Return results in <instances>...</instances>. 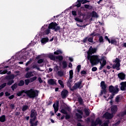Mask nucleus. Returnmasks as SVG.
Instances as JSON below:
<instances>
[{
	"mask_svg": "<svg viewBox=\"0 0 126 126\" xmlns=\"http://www.w3.org/2000/svg\"><path fill=\"white\" fill-rule=\"evenodd\" d=\"M87 60L90 61L92 66L94 65H96V64H98V63H99L100 64L99 68V70H102L103 67H104V66L107 64V61L104 57H101V58L100 59H99V57L98 56L93 55L90 57H87Z\"/></svg>",
	"mask_w": 126,
	"mask_h": 126,
	"instance_id": "obj_1",
	"label": "nucleus"
},
{
	"mask_svg": "<svg viewBox=\"0 0 126 126\" xmlns=\"http://www.w3.org/2000/svg\"><path fill=\"white\" fill-rule=\"evenodd\" d=\"M23 93L26 94L28 97L29 98H32L34 99V98L38 97L39 92L37 90H34L33 89H31L29 90H23L18 92L16 94V96H18V97H20V96H22V94H23Z\"/></svg>",
	"mask_w": 126,
	"mask_h": 126,
	"instance_id": "obj_2",
	"label": "nucleus"
},
{
	"mask_svg": "<svg viewBox=\"0 0 126 126\" xmlns=\"http://www.w3.org/2000/svg\"><path fill=\"white\" fill-rule=\"evenodd\" d=\"M108 91L109 93H111V94H110V96L108 97V99L111 100V99H113L115 95L119 93V88H118V85L115 87L113 85L109 86L108 87Z\"/></svg>",
	"mask_w": 126,
	"mask_h": 126,
	"instance_id": "obj_3",
	"label": "nucleus"
},
{
	"mask_svg": "<svg viewBox=\"0 0 126 126\" xmlns=\"http://www.w3.org/2000/svg\"><path fill=\"white\" fill-rule=\"evenodd\" d=\"M48 27L49 29H52V30H54L55 32H58V31H60L61 30V27L60 26H58V24L56 22H51Z\"/></svg>",
	"mask_w": 126,
	"mask_h": 126,
	"instance_id": "obj_4",
	"label": "nucleus"
},
{
	"mask_svg": "<svg viewBox=\"0 0 126 126\" xmlns=\"http://www.w3.org/2000/svg\"><path fill=\"white\" fill-rule=\"evenodd\" d=\"M100 87L101 90L99 94V96H103V94H107V85L105 83V81H102L100 83Z\"/></svg>",
	"mask_w": 126,
	"mask_h": 126,
	"instance_id": "obj_5",
	"label": "nucleus"
},
{
	"mask_svg": "<svg viewBox=\"0 0 126 126\" xmlns=\"http://www.w3.org/2000/svg\"><path fill=\"white\" fill-rule=\"evenodd\" d=\"M83 81V80H82V79H80L78 82H76L74 84L71 90L72 92H73L74 90H76V89H81V88L83 87V86L81 85V84H82Z\"/></svg>",
	"mask_w": 126,
	"mask_h": 126,
	"instance_id": "obj_6",
	"label": "nucleus"
},
{
	"mask_svg": "<svg viewBox=\"0 0 126 126\" xmlns=\"http://www.w3.org/2000/svg\"><path fill=\"white\" fill-rule=\"evenodd\" d=\"M78 17L75 18L74 20L77 22H81V23H83V19L85 16V14L82 13L81 11H78Z\"/></svg>",
	"mask_w": 126,
	"mask_h": 126,
	"instance_id": "obj_7",
	"label": "nucleus"
},
{
	"mask_svg": "<svg viewBox=\"0 0 126 126\" xmlns=\"http://www.w3.org/2000/svg\"><path fill=\"white\" fill-rule=\"evenodd\" d=\"M97 52V49L95 48L92 47V46H91L89 49L88 51L87 52V58H90V57H92V55L93 54H95Z\"/></svg>",
	"mask_w": 126,
	"mask_h": 126,
	"instance_id": "obj_8",
	"label": "nucleus"
},
{
	"mask_svg": "<svg viewBox=\"0 0 126 126\" xmlns=\"http://www.w3.org/2000/svg\"><path fill=\"white\" fill-rule=\"evenodd\" d=\"M36 120H37V116L33 117H32V118L30 119V124L31 125L30 126H38V123H39V121H36ZM34 122H35V123H34Z\"/></svg>",
	"mask_w": 126,
	"mask_h": 126,
	"instance_id": "obj_9",
	"label": "nucleus"
},
{
	"mask_svg": "<svg viewBox=\"0 0 126 126\" xmlns=\"http://www.w3.org/2000/svg\"><path fill=\"white\" fill-rule=\"evenodd\" d=\"M77 2H78V3L75 4V6L78 8L81 6V3H82V4H84L85 3H87V2H90V1L87 0H77Z\"/></svg>",
	"mask_w": 126,
	"mask_h": 126,
	"instance_id": "obj_10",
	"label": "nucleus"
},
{
	"mask_svg": "<svg viewBox=\"0 0 126 126\" xmlns=\"http://www.w3.org/2000/svg\"><path fill=\"white\" fill-rule=\"evenodd\" d=\"M68 96V91L66 89H63L61 92V96L62 99H65Z\"/></svg>",
	"mask_w": 126,
	"mask_h": 126,
	"instance_id": "obj_11",
	"label": "nucleus"
},
{
	"mask_svg": "<svg viewBox=\"0 0 126 126\" xmlns=\"http://www.w3.org/2000/svg\"><path fill=\"white\" fill-rule=\"evenodd\" d=\"M102 124V121L100 119H96L95 121L92 120L91 122L90 126H96L97 125H101Z\"/></svg>",
	"mask_w": 126,
	"mask_h": 126,
	"instance_id": "obj_12",
	"label": "nucleus"
},
{
	"mask_svg": "<svg viewBox=\"0 0 126 126\" xmlns=\"http://www.w3.org/2000/svg\"><path fill=\"white\" fill-rule=\"evenodd\" d=\"M112 114H116L118 112V106L116 105H113L110 107Z\"/></svg>",
	"mask_w": 126,
	"mask_h": 126,
	"instance_id": "obj_13",
	"label": "nucleus"
},
{
	"mask_svg": "<svg viewBox=\"0 0 126 126\" xmlns=\"http://www.w3.org/2000/svg\"><path fill=\"white\" fill-rule=\"evenodd\" d=\"M114 114L113 113H110L109 112H106L105 114L104 115L105 118H106L107 120H111V119H113L114 118Z\"/></svg>",
	"mask_w": 126,
	"mask_h": 126,
	"instance_id": "obj_14",
	"label": "nucleus"
},
{
	"mask_svg": "<svg viewBox=\"0 0 126 126\" xmlns=\"http://www.w3.org/2000/svg\"><path fill=\"white\" fill-rule=\"evenodd\" d=\"M30 113V118L32 119L34 117H37V111L36 110L32 109L31 110Z\"/></svg>",
	"mask_w": 126,
	"mask_h": 126,
	"instance_id": "obj_15",
	"label": "nucleus"
},
{
	"mask_svg": "<svg viewBox=\"0 0 126 126\" xmlns=\"http://www.w3.org/2000/svg\"><path fill=\"white\" fill-rule=\"evenodd\" d=\"M60 104V102L59 101H57L56 104L54 103L53 105V107L54 109L55 113H57L58 111H59V104Z\"/></svg>",
	"mask_w": 126,
	"mask_h": 126,
	"instance_id": "obj_16",
	"label": "nucleus"
},
{
	"mask_svg": "<svg viewBox=\"0 0 126 126\" xmlns=\"http://www.w3.org/2000/svg\"><path fill=\"white\" fill-rule=\"evenodd\" d=\"M118 78L121 79V80H125L126 79V74L123 72H120L118 74Z\"/></svg>",
	"mask_w": 126,
	"mask_h": 126,
	"instance_id": "obj_17",
	"label": "nucleus"
},
{
	"mask_svg": "<svg viewBox=\"0 0 126 126\" xmlns=\"http://www.w3.org/2000/svg\"><path fill=\"white\" fill-rule=\"evenodd\" d=\"M77 112L80 114L78 113H76V117H77V119H82V115H83V112H82V110H78Z\"/></svg>",
	"mask_w": 126,
	"mask_h": 126,
	"instance_id": "obj_18",
	"label": "nucleus"
},
{
	"mask_svg": "<svg viewBox=\"0 0 126 126\" xmlns=\"http://www.w3.org/2000/svg\"><path fill=\"white\" fill-rule=\"evenodd\" d=\"M48 83L49 85L52 86V85H56L57 84L56 81L53 79H50L48 80Z\"/></svg>",
	"mask_w": 126,
	"mask_h": 126,
	"instance_id": "obj_19",
	"label": "nucleus"
},
{
	"mask_svg": "<svg viewBox=\"0 0 126 126\" xmlns=\"http://www.w3.org/2000/svg\"><path fill=\"white\" fill-rule=\"evenodd\" d=\"M32 76H34V74H33V72L30 71L26 73L25 77L26 78H30Z\"/></svg>",
	"mask_w": 126,
	"mask_h": 126,
	"instance_id": "obj_20",
	"label": "nucleus"
},
{
	"mask_svg": "<svg viewBox=\"0 0 126 126\" xmlns=\"http://www.w3.org/2000/svg\"><path fill=\"white\" fill-rule=\"evenodd\" d=\"M120 66H121V65H119L118 64H114L112 65V68H113V69H117V70H120V69H121V68H120Z\"/></svg>",
	"mask_w": 126,
	"mask_h": 126,
	"instance_id": "obj_21",
	"label": "nucleus"
},
{
	"mask_svg": "<svg viewBox=\"0 0 126 126\" xmlns=\"http://www.w3.org/2000/svg\"><path fill=\"white\" fill-rule=\"evenodd\" d=\"M47 42H49V38L48 37L42 38L41 40L42 44H46Z\"/></svg>",
	"mask_w": 126,
	"mask_h": 126,
	"instance_id": "obj_22",
	"label": "nucleus"
},
{
	"mask_svg": "<svg viewBox=\"0 0 126 126\" xmlns=\"http://www.w3.org/2000/svg\"><path fill=\"white\" fill-rule=\"evenodd\" d=\"M120 85H121V87L120 88L121 90H122V91H125V90H126V85H125V82H122L120 83Z\"/></svg>",
	"mask_w": 126,
	"mask_h": 126,
	"instance_id": "obj_23",
	"label": "nucleus"
},
{
	"mask_svg": "<svg viewBox=\"0 0 126 126\" xmlns=\"http://www.w3.org/2000/svg\"><path fill=\"white\" fill-rule=\"evenodd\" d=\"M48 57L50 58L51 61H54L55 62L57 60L56 56L54 55V54L49 55Z\"/></svg>",
	"mask_w": 126,
	"mask_h": 126,
	"instance_id": "obj_24",
	"label": "nucleus"
},
{
	"mask_svg": "<svg viewBox=\"0 0 126 126\" xmlns=\"http://www.w3.org/2000/svg\"><path fill=\"white\" fill-rule=\"evenodd\" d=\"M5 118V115H1V116H0V123H4V122H6V119Z\"/></svg>",
	"mask_w": 126,
	"mask_h": 126,
	"instance_id": "obj_25",
	"label": "nucleus"
},
{
	"mask_svg": "<svg viewBox=\"0 0 126 126\" xmlns=\"http://www.w3.org/2000/svg\"><path fill=\"white\" fill-rule=\"evenodd\" d=\"M78 101L79 102L80 105H83V99L80 95L78 96Z\"/></svg>",
	"mask_w": 126,
	"mask_h": 126,
	"instance_id": "obj_26",
	"label": "nucleus"
},
{
	"mask_svg": "<svg viewBox=\"0 0 126 126\" xmlns=\"http://www.w3.org/2000/svg\"><path fill=\"white\" fill-rule=\"evenodd\" d=\"M90 111V109H84V112H85V115L87 117H89V115H90V112H89Z\"/></svg>",
	"mask_w": 126,
	"mask_h": 126,
	"instance_id": "obj_27",
	"label": "nucleus"
},
{
	"mask_svg": "<svg viewBox=\"0 0 126 126\" xmlns=\"http://www.w3.org/2000/svg\"><path fill=\"white\" fill-rule=\"evenodd\" d=\"M6 79L7 80H13L14 79V75H10L6 77Z\"/></svg>",
	"mask_w": 126,
	"mask_h": 126,
	"instance_id": "obj_28",
	"label": "nucleus"
},
{
	"mask_svg": "<svg viewBox=\"0 0 126 126\" xmlns=\"http://www.w3.org/2000/svg\"><path fill=\"white\" fill-rule=\"evenodd\" d=\"M62 54H63V51L60 49H58L54 52V54L56 55H61Z\"/></svg>",
	"mask_w": 126,
	"mask_h": 126,
	"instance_id": "obj_29",
	"label": "nucleus"
},
{
	"mask_svg": "<svg viewBox=\"0 0 126 126\" xmlns=\"http://www.w3.org/2000/svg\"><path fill=\"white\" fill-rule=\"evenodd\" d=\"M18 86V84L16 83H15L14 84H13L11 87V88L12 90V91H14L16 88H17Z\"/></svg>",
	"mask_w": 126,
	"mask_h": 126,
	"instance_id": "obj_30",
	"label": "nucleus"
},
{
	"mask_svg": "<svg viewBox=\"0 0 126 126\" xmlns=\"http://www.w3.org/2000/svg\"><path fill=\"white\" fill-rule=\"evenodd\" d=\"M85 8H86L87 9H89V10H91L92 8H93V6L88 5V4H85L84 5Z\"/></svg>",
	"mask_w": 126,
	"mask_h": 126,
	"instance_id": "obj_31",
	"label": "nucleus"
},
{
	"mask_svg": "<svg viewBox=\"0 0 126 126\" xmlns=\"http://www.w3.org/2000/svg\"><path fill=\"white\" fill-rule=\"evenodd\" d=\"M69 79H72L73 78V70H71L69 72Z\"/></svg>",
	"mask_w": 126,
	"mask_h": 126,
	"instance_id": "obj_32",
	"label": "nucleus"
},
{
	"mask_svg": "<svg viewBox=\"0 0 126 126\" xmlns=\"http://www.w3.org/2000/svg\"><path fill=\"white\" fill-rule=\"evenodd\" d=\"M56 60L59 61V62H62V61L63 60V57L61 55L56 56Z\"/></svg>",
	"mask_w": 126,
	"mask_h": 126,
	"instance_id": "obj_33",
	"label": "nucleus"
},
{
	"mask_svg": "<svg viewBox=\"0 0 126 126\" xmlns=\"http://www.w3.org/2000/svg\"><path fill=\"white\" fill-rule=\"evenodd\" d=\"M50 29H49V28L48 27V28L46 30L44 31V35H49V34L51 33V30Z\"/></svg>",
	"mask_w": 126,
	"mask_h": 126,
	"instance_id": "obj_34",
	"label": "nucleus"
},
{
	"mask_svg": "<svg viewBox=\"0 0 126 126\" xmlns=\"http://www.w3.org/2000/svg\"><path fill=\"white\" fill-rule=\"evenodd\" d=\"M58 83L61 85L62 88H64V84H63V82L62 80H59Z\"/></svg>",
	"mask_w": 126,
	"mask_h": 126,
	"instance_id": "obj_35",
	"label": "nucleus"
},
{
	"mask_svg": "<svg viewBox=\"0 0 126 126\" xmlns=\"http://www.w3.org/2000/svg\"><path fill=\"white\" fill-rule=\"evenodd\" d=\"M24 84H25L24 81H23V80H21L19 81V83L18 84V86L21 87L23 86Z\"/></svg>",
	"mask_w": 126,
	"mask_h": 126,
	"instance_id": "obj_36",
	"label": "nucleus"
},
{
	"mask_svg": "<svg viewBox=\"0 0 126 126\" xmlns=\"http://www.w3.org/2000/svg\"><path fill=\"white\" fill-rule=\"evenodd\" d=\"M62 64L63 68H66L67 67V63H66V61H63Z\"/></svg>",
	"mask_w": 126,
	"mask_h": 126,
	"instance_id": "obj_37",
	"label": "nucleus"
},
{
	"mask_svg": "<svg viewBox=\"0 0 126 126\" xmlns=\"http://www.w3.org/2000/svg\"><path fill=\"white\" fill-rule=\"evenodd\" d=\"M28 105H24L22 107V110L23 111V112H25V111H27V110H28Z\"/></svg>",
	"mask_w": 126,
	"mask_h": 126,
	"instance_id": "obj_38",
	"label": "nucleus"
},
{
	"mask_svg": "<svg viewBox=\"0 0 126 126\" xmlns=\"http://www.w3.org/2000/svg\"><path fill=\"white\" fill-rule=\"evenodd\" d=\"M114 63H116V64H119V65H121V63H120L121 62V60L118 58H116L115 60L114 61Z\"/></svg>",
	"mask_w": 126,
	"mask_h": 126,
	"instance_id": "obj_39",
	"label": "nucleus"
},
{
	"mask_svg": "<svg viewBox=\"0 0 126 126\" xmlns=\"http://www.w3.org/2000/svg\"><path fill=\"white\" fill-rule=\"evenodd\" d=\"M92 17H98L97 13L94 11H93V12H92Z\"/></svg>",
	"mask_w": 126,
	"mask_h": 126,
	"instance_id": "obj_40",
	"label": "nucleus"
},
{
	"mask_svg": "<svg viewBox=\"0 0 126 126\" xmlns=\"http://www.w3.org/2000/svg\"><path fill=\"white\" fill-rule=\"evenodd\" d=\"M61 113H62V114H64V115H67V112H66V111L65 110V109L62 108L61 111H60Z\"/></svg>",
	"mask_w": 126,
	"mask_h": 126,
	"instance_id": "obj_41",
	"label": "nucleus"
},
{
	"mask_svg": "<svg viewBox=\"0 0 126 126\" xmlns=\"http://www.w3.org/2000/svg\"><path fill=\"white\" fill-rule=\"evenodd\" d=\"M29 83H31V82L30 81V79H26L25 80V85H29Z\"/></svg>",
	"mask_w": 126,
	"mask_h": 126,
	"instance_id": "obj_42",
	"label": "nucleus"
},
{
	"mask_svg": "<svg viewBox=\"0 0 126 126\" xmlns=\"http://www.w3.org/2000/svg\"><path fill=\"white\" fill-rule=\"evenodd\" d=\"M110 120H107L103 123V126H109Z\"/></svg>",
	"mask_w": 126,
	"mask_h": 126,
	"instance_id": "obj_43",
	"label": "nucleus"
},
{
	"mask_svg": "<svg viewBox=\"0 0 126 126\" xmlns=\"http://www.w3.org/2000/svg\"><path fill=\"white\" fill-rule=\"evenodd\" d=\"M6 86V83H4L0 86V91Z\"/></svg>",
	"mask_w": 126,
	"mask_h": 126,
	"instance_id": "obj_44",
	"label": "nucleus"
},
{
	"mask_svg": "<svg viewBox=\"0 0 126 126\" xmlns=\"http://www.w3.org/2000/svg\"><path fill=\"white\" fill-rule=\"evenodd\" d=\"M13 83H14V80H9V81H8V82L7 83V85H11L12 84H13Z\"/></svg>",
	"mask_w": 126,
	"mask_h": 126,
	"instance_id": "obj_45",
	"label": "nucleus"
},
{
	"mask_svg": "<svg viewBox=\"0 0 126 126\" xmlns=\"http://www.w3.org/2000/svg\"><path fill=\"white\" fill-rule=\"evenodd\" d=\"M99 43H104V38H103L102 36H100L99 38Z\"/></svg>",
	"mask_w": 126,
	"mask_h": 126,
	"instance_id": "obj_46",
	"label": "nucleus"
},
{
	"mask_svg": "<svg viewBox=\"0 0 126 126\" xmlns=\"http://www.w3.org/2000/svg\"><path fill=\"white\" fill-rule=\"evenodd\" d=\"M36 79H37V77L36 76H34L32 78H31L30 79V80L31 81V82H33V81H35V80H36Z\"/></svg>",
	"mask_w": 126,
	"mask_h": 126,
	"instance_id": "obj_47",
	"label": "nucleus"
},
{
	"mask_svg": "<svg viewBox=\"0 0 126 126\" xmlns=\"http://www.w3.org/2000/svg\"><path fill=\"white\" fill-rule=\"evenodd\" d=\"M67 86L71 91H72V87L71 88V83H67Z\"/></svg>",
	"mask_w": 126,
	"mask_h": 126,
	"instance_id": "obj_48",
	"label": "nucleus"
},
{
	"mask_svg": "<svg viewBox=\"0 0 126 126\" xmlns=\"http://www.w3.org/2000/svg\"><path fill=\"white\" fill-rule=\"evenodd\" d=\"M58 75L59 76H63V72L62 71H58Z\"/></svg>",
	"mask_w": 126,
	"mask_h": 126,
	"instance_id": "obj_49",
	"label": "nucleus"
},
{
	"mask_svg": "<svg viewBox=\"0 0 126 126\" xmlns=\"http://www.w3.org/2000/svg\"><path fill=\"white\" fill-rule=\"evenodd\" d=\"M100 35L99 33H96L95 34V32H93L90 35L91 36H93V37H95V36H99Z\"/></svg>",
	"mask_w": 126,
	"mask_h": 126,
	"instance_id": "obj_50",
	"label": "nucleus"
},
{
	"mask_svg": "<svg viewBox=\"0 0 126 126\" xmlns=\"http://www.w3.org/2000/svg\"><path fill=\"white\" fill-rule=\"evenodd\" d=\"M32 67L33 69L34 68H36V69H37V70H40V68L39 67H38V66H37V65L36 64H34L32 66Z\"/></svg>",
	"mask_w": 126,
	"mask_h": 126,
	"instance_id": "obj_51",
	"label": "nucleus"
},
{
	"mask_svg": "<svg viewBox=\"0 0 126 126\" xmlns=\"http://www.w3.org/2000/svg\"><path fill=\"white\" fill-rule=\"evenodd\" d=\"M80 69H81V65H78L77 66V72H79L80 71Z\"/></svg>",
	"mask_w": 126,
	"mask_h": 126,
	"instance_id": "obj_52",
	"label": "nucleus"
},
{
	"mask_svg": "<svg viewBox=\"0 0 126 126\" xmlns=\"http://www.w3.org/2000/svg\"><path fill=\"white\" fill-rule=\"evenodd\" d=\"M88 41L90 42V43H93V37H88Z\"/></svg>",
	"mask_w": 126,
	"mask_h": 126,
	"instance_id": "obj_53",
	"label": "nucleus"
},
{
	"mask_svg": "<svg viewBox=\"0 0 126 126\" xmlns=\"http://www.w3.org/2000/svg\"><path fill=\"white\" fill-rule=\"evenodd\" d=\"M65 110H66V111H68V112H71V108L68 106H66L65 107Z\"/></svg>",
	"mask_w": 126,
	"mask_h": 126,
	"instance_id": "obj_54",
	"label": "nucleus"
},
{
	"mask_svg": "<svg viewBox=\"0 0 126 126\" xmlns=\"http://www.w3.org/2000/svg\"><path fill=\"white\" fill-rule=\"evenodd\" d=\"M65 120H68L70 119V115H68V114L67 113V114H65Z\"/></svg>",
	"mask_w": 126,
	"mask_h": 126,
	"instance_id": "obj_55",
	"label": "nucleus"
},
{
	"mask_svg": "<svg viewBox=\"0 0 126 126\" xmlns=\"http://www.w3.org/2000/svg\"><path fill=\"white\" fill-rule=\"evenodd\" d=\"M115 102H117V103H119L120 102V96H119V95L116 96L115 98Z\"/></svg>",
	"mask_w": 126,
	"mask_h": 126,
	"instance_id": "obj_56",
	"label": "nucleus"
},
{
	"mask_svg": "<svg viewBox=\"0 0 126 126\" xmlns=\"http://www.w3.org/2000/svg\"><path fill=\"white\" fill-rule=\"evenodd\" d=\"M44 62V60L40 59L37 61V63H42Z\"/></svg>",
	"mask_w": 126,
	"mask_h": 126,
	"instance_id": "obj_57",
	"label": "nucleus"
},
{
	"mask_svg": "<svg viewBox=\"0 0 126 126\" xmlns=\"http://www.w3.org/2000/svg\"><path fill=\"white\" fill-rule=\"evenodd\" d=\"M0 72H1V73L2 74H5L6 73H7V70L5 69V70H4L3 71L1 70V71H0Z\"/></svg>",
	"mask_w": 126,
	"mask_h": 126,
	"instance_id": "obj_58",
	"label": "nucleus"
},
{
	"mask_svg": "<svg viewBox=\"0 0 126 126\" xmlns=\"http://www.w3.org/2000/svg\"><path fill=\"white\" fill-rule=\"evenodd\" d=\"M72 15L73 16H76V15H77V13L76 11H72Z\"/></svg>",
	"mask_w": 126,
	"mask_h": 126,
	"instance_id": "obj_59",
	"label": "nucleus"
},
{
	"mask_svg": "<svg viewBox=\"0 0 126 126\" xmlns=\"http://www.w3.org/2000/svg\"><path fill=\"white\" fill-rule=\"evenodd\" d=\"M87 41H88V37H86L83 40V43H87Z\"/></svg>",
	"mask_w": 126,
	"mask_h": 126,
	"instance_id": "obj_60",
	"label": "nucleus"
},
{
	"mask_svg": "<svg viewBox=\"0 0 126 126\" xmlns=\"http://www.w3.org/2000/svg\"><path fill=\"white\" fill-rule=\"evenodd\" d=\"M110 43L111 44H117V41L115 39H111Z\"/></svg>",
	"mask_w": 126,
	"mask_h": 126,
	"instance_id": "obj_61",
	"label": "nucleus"
},
{
	"mask_svg": "<svg viewBox=\"0 0 126 126\" xmlns=\"http://www.w3.org/2000/svg\"><path fill=\"white\" fill-rule=\"evenodd\" d=\"M15 107V106L14 105V104H11L10 105V108L12 109V110H14V108Z\"/></svg>",
	"mask_w": 126,
	"mask_h": 126,
	"instance_id": "obj_62",
	"label": "nucleus"
},
{
	"mask_svg": "<svg viewBox=\"0 0 126 126\" xmlns=\"http://www.w3.org/2000/svg\"><path fill=\"white\" fill-rule=\"evenodd\" d=\"M54 70H55V71H58L59 70V66L56 65L55 67Z\"/></svg>",
	"mask_w": 126,
	"mask_h": 126,
	"instance_id": "obj_63",
	"label": "nucleus"
},
{
	"mask_svg": "<svg viewBox=\"0 0 126 126\" xmlns=\"http://www.w3.org/2000/svg\"><path fill=\"white\" fill-rule=\"evenodd\" d=\"M97 69H98L97 68V67H93V68H92V70L93 71H96Z\"/></svg>",
	"mask_w": 126,
	"mask_h": 126,
	"instance_id": "obj_64",
	"label": "nucleus"
}]
</instances>
